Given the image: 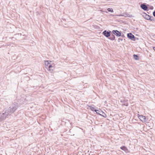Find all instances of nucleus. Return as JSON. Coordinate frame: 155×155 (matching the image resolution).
Masks as SVG:
<instances>
[{
    "instance_id": "nucleus-1",
    "label": "nucleus",
    "mask_w": 155,
    "mask_h": 155,
    "mask_svg": "<svg viewBox=\"0 0 155 155\" xmlns=\"http://www.w3.org/2000/svg\"><path fill=\"white\" fill-rule=\"evenodd\" d=\"M16 109V107H8L5 108L2 113L0 114V121L5 120L8 115L14 112Z\"/></svg>"
},
{
    "instance_id": "nucleus-2",
    "label": "nucleus",
    "mask_w": 155,
    "mask_h": 155,
    "mask_svg": "<svg viewBox=\"0 0 155 155\" xmlns=\"http://www.w3.org/2000/svg\"><path fill=\"white\" fill-rule=\"evenodd\" d=\"M90 109L92 111H95L97 114L99 115H101V114L103 113L100 110H97L95 109L94 107H89Z\"/></svg>"
},
{
    "instance_id": "nucleus-3",
    "label": "nucleus",
    "mask_w": 155,
    "mask_h": 155,
    "mask_svg": "<svg viewBox=\"0 0 155 155\" xmlns=\"http://www.w3.org/2000/svg\"><path fill=\"white\" fill-rule=\"evenodd\" d=\"M138 117L143 122H146L147 121L146 118L145 116L142 115H138Z\"/></svg>"
},
{
    "instance_id": "nucleus-4",
    "label": "nucleus",
    "mask_w": 155,
    "mask_h": 155,
    "mask_svg": "<svg viewBox=\"0 0 155 155\" xmlns=\"http://www.w3.org/2000/svg\"><path fill=\"white\" fill-rule=\"evenodd\" d=\"M112 32L114 34L117 36H120L121 35V33L117 30H113Z\"/></svg>"
},
{
    "instance_id": "nucleus-5",
    "label": "nucleus",
    "mask_w": 155,
    "mask_h": 155,
    "mask_svg": "<svg viewBox=\"0 0 155 155\" xmlns=\"http://www.w3.org/2000/svg\"><path fill=\"white\" fill-rule=\"evenodd\" d=\"M127 36L130 39L132 40H134L135 38L134 36L131 33H129L127 34Z\"/></svg>"
},
{
    "instance_id": "nucleus-6",
    "label": "nucleus",
    "mask_w": 155,
    "mask_h": 155,
    "mask_svg": "<svg viewBox=\"0 0 155 155\" xmlns=\"http://www.w3.org/2000/svg\"><path fill=\"white\" fill-rule=\"evenodd\" d=\"M103 34L107 37H108L110 35V32L107 31L106 30H105L104 31Z\"/></svg>"
},
{
    "instance_id": "nucleus-7",
    "label": "nucleus",
    "mask_w": 155,
    "mask_h": 155,
    "mask_svg": "<svg viewBox=\"0 0 155 155\" xmlns=\"http://www.w3.org/2000/svg\"><path fill=\"white\" fill-rule=\"evenodd\" d=\"M53 64V65L50 64L48 65V67H46V68L49 71H53V69L52 68H53L54 65V64Z\"/></svg>"
},
{
    "instance_id": "nucleus-8",
    "label": "nucleus",
    "mask_w": 155,
    "mask_h": 155,
    "mask_svg": "<svg viewBox=\"0 0 155 155\" xmlns=\"http://www.w3.org/2000/svg\"><path fill=\"white\" fill-rule=\"evenodd\" d=\"M44 61L45 62V65L46 66V67H48L49 65L50 64H51V63L52 62V61Z\"/></svg>"
},
{
    "instance_id": "nucleus-9",
    "label": "nucleus",
    "mask_w": 155,
    "mask_h": 155,
    "mask_svg": "<svg viewBox=\"0 0 155 155\" xmlns=\"http://www.w3.org/2000/svg\"><path fill=\"white\" fill-rule=\"evenodd\" d=\"M140 7L144 11L147 10L148 8L147 5L144 4H142L140 5Z\"/></svg>"
},
{
    "instance_id": "nucleus-10",
    "label": "nucleus",
    "mask_w": 155,
    "mask_h": 155,
    "mask_svg": "<svg viewBox=\"0 0 155 155\" xmlns=\"http://www.w3.org/2000/svg\"><path fill=\"white\" fill-rule=\"evenodd\" d=\"M143 16L145 19L148 20H149V19L150 18V16L145 13L144 14Z\"/></svg>"
},
{
    "instance_id": "nucleus-11",
    "label": "nucleus",
    "mask_w": 155,
    "mask_h": 155,
    "mask_svg": "<svg viewBox=\"0 0 155 155\" xmlns=\"http://www.w3.org/2000/svg\"><path fill=\"white\" fill-rule=\"evenodd\" d=\"M120 149L122 150H123L125 151V152H126L128 150V149H127V148L124 146H122L121 147Z\"/></svg>"
},
{
    "instance_id": "nucleus-12",
    "label": "nucleus",
    "mask_w": 155,
    "mask_h": 155,
    "mask_svg": "<svg viewBox=\"0 0 155 155\" xmlns=\"http://www.w3.org/2000/svg\"><path fill=\"white\" fill-rule=\"evenodd\" d=\"M109 38L112 40H114L115 39V36L114 35H112Z\"/></svg>"
},
{
    "instance_id": "nucleus-13",
    "label": "nucleus",
    "mask_w": 155,
    "mask_h": 155,
    "mask_svg": "<svg viewBox=\"0 0 155 155\" xmlns=\"http://www.w3.org/2000/svg\"><path fill=\"white\" fill-rule=\"evenodd\" d=\"M107 10L108 12H111L112 13L114 12V11L112 8H107Z\"/></svg>"
},
{
    "instance_id": "nucleus-14",
    "label": "nucleus",
    "mask_w": 155,
    "mask_h": 155,
    "mask_svg": "<svg viewBox=\"0 0 155 155\" xmlns=\"http://www.w3.org/2000/svg\"><path fill=\"white\" fill-rule=\"evenodd\" d=\"M133 56H134V59H135L136 60H137V59L138 58V56L137 55L134 54Z\"/></svg>"
},
{
    "instance_id": "nucleus-15",
    "label": "nucleus",
    "mask_w": 155,
    "mask_h": 155,
    "mask_svg": "<svg viewBox=\"0 0 155 155\" xmlns=\"http://www.w3.org/2000/svg\"><path fill=\"white\" fill-rule=\"evenodd\" d=\"M127 17H128L131 18V17H132V15H130V14H127Z\"/></svg>"
},
{
    "instance_id": "nucleus-16",
    "label": "nucleus",
    "mask_w": 155,
    "mask_h": 155,
    "mask_svg": "<svg viewBox=\"0 0 155 155\" xmlns=\"http://www.w3.org/2000/svg\"><path fill=\"white\" fill-rule=\"evenodd\" d=\"M127 14L126 13H125L123 14V16L125 17H127Z\"/></svg>"
},
{
    "instance_id": "nucleus-17",
    "label": "nucleus",
    "mask_w": 155,
    "mask_h": 155,
    "mask_svg": "<svg viewBox=\"0 0 155 155\" xmlns=\"http://www.w3.org/2000/svg\"><path fill=\"white\" fill-rule=\"evenodd\" d=\"M154 18L153 17L150 16V18L149 19V20L152 21L153 20Z\"/></svg>"
},
{
    "instance_id": "nucleus-18",
    "label": "nucleus",
    "mask_w": 155,
    "mask_h": 155,
    "mask_svg": "<svg viewBox=\"0 0 155 155\" xmlns=\"http://www.w3.org/2000/svg\"><path fill=\"white\" fill-rule=\"evenodd\" d=\"M153 15L154 17H155V11L153 12Z\"/></svg>"
},
{
    "instance_id": "nucleus-19",
    "label": "nucleus",
    "mask_w": 155,
    "mask_h": 155,
    "mask_svg": "<svg viewBox=\"0 0 155 155\" xmlns=\"http://www.w3.org/2000/svg\"><path fill=\"white\" fill-rule=\"evenodd\" d=\"M123 14H120V15H116L117 16H123Z\"/></svg>"
},
{
    "instance_id": "nucleus-20",
    "label": "nucleus",
    "mask_w": 155,
    "mask_h": 155,
    "mask_svg": "<svg viewBox=\"0 0 155 155\" xmlns=\"http://www.w3.org/2000/svg\"><path fill=\"white\" fill-rule=\"evenodd\" d=\"M153 49L155 51V47H153Z\"/></svg>"
},
{
    "instance_id": "nucleus-21",
    "label": "nucleus",
    "mask_w": 155,
    "mask_h": 155,
    "mask_svg": "<svg viewBox=\"0 0 155 155\" xmlns=\"http://www.w3.org/2000/svg\"><path fill=\"white\" fill-rule=\"evenodd\" d=\"M106 12V13H108L107 12Z\"/></svg>"
}]
</instances>
